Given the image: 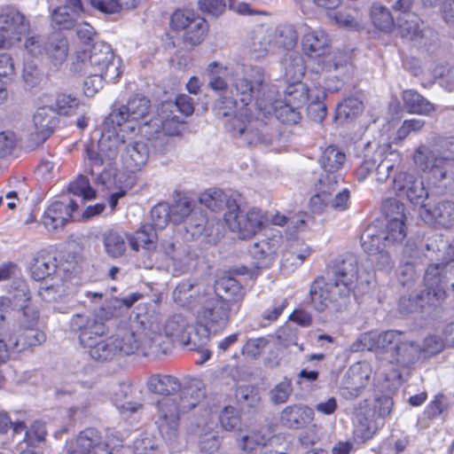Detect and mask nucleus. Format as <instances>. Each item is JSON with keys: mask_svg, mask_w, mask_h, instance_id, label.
<instances>
[{"mask_svg": "<svg viewBox=\"0 0 454 454\" xmlns=\"http://www.w3.org/2000/svg\"><path fill=\"white\" fill-rule=\"evenodd\" d=\"M73 69L82 74H100L106 82H116L123 73L121 59L115 57L111 45L97 43L88 50L78 51Z\"/></svg>", "mask_w": 454, "mask_h": 454, "instance_id": "9d476101", "label": "nucleus"}, {"mask_svg": "<svg viewBox=\"0 0 454 454\" xmlns=\"http://www.w3.org/2000/svg\"><path fill=\"white\" fill-rule=\"evenodd\" d=\"M170 207L172 223L175 224L182 223L186 218L192 223V219L195 218L194 226L198 229V231H200L206 223L205 215L201 211H197L195 201L187 197L176 200L174 204L170 205Z\"/></svg>", "mask_w": 454, "mask_h": 454, "instance_id": "c756f323", "label": "nucleus"}, {"mask_svg": "<svg viewBox=\"0 0 454 454\" xmlns=\"http://www.w3.org/2000/svg\"><path fill=\"white\" fill-rule=\"evenodd\" d=\"M302 52L309 58L320 59L318 68L316 70V74L318 75L322 73L324 64L333 63L331 59L338 55H343L347 58L348 63V56L342 52H336L330 55H325L331 46V40L328 34L322 28H312L307 25L304 26V31L301 35V41Z\"/></svg>", "mask_w": 454, "mask_h": 454, "instance_id": "f3484780", "label": "nucleus"}, {"mask_svg": "<svg viewBox=\"0 0 454 454\" xmlns=\"http://www.w3.org/2000/svg\"><path fill=\"white\" fill-rule=\"evenodd\" d=\"M421 259V252L414 244L408 242L403 250V263L398 270V279L403 286L409 285L417 278L416 263Z\"/></svg>", "mask_w": 454, "mask_h": 454, "instance_id": "f704fd0d", "label": "nucleus"}, {"mask_svg": "<svg viewBox=\"0 0 454 454\" xmlns=\"http://www.w3.org/2000/svg\"><path fill=\"white\" fill-rule=\"evenodd\" d=\"M337 186L336 179L333 176L318 179L317 193L309 200V208L312 213L320 215L326 207H330V197Z\"/></svg>", "mask_w": 454, "mask_h": 454, "instance_id": "c9c22d12", "label": "nucleus"}, {"mask_svg": "<svg viewBox=\"0 0 454 454\" xmlns=\"http://www.w3.org/2000/svg\"><path fill=\"white\" fill-rule=\"evenodd\" d=\"M29 29V22L17 9L8 7L0 13V48H7L20 40Z\"/></svg>", "mask_w": 454, "mask_h": 454, "instance_id": "6ab92c4d", "label": "nucleus"}, {"mask_svg": "<svg viewBox=\"0 0 454 454\" xmlns=\"http://www.w3.org/2000/svg\"><path fill=\"white\" fill-rule=\"evenodd\" d=\"M410 339L404 332L387 330L381 333L366 332L355 341L351 349L355 352L364 349L373 351L377 356H383L390 364L401 367L411 365Z\"/></svg>", "mask_w": 454, "mask_h": 454, "instance_id": "0eeeda50", "label": "nucleus"}, {"mask_svg": "<svg viewBox=\"0 0 454 454\" xmlns=\"http://www.w3.org/2000/svg\"><path fill=\"white\" fill-rule=\"evenodd\" d=\"M346 160V154L340 151L336 146L330 145L326 147L319 159L321 168L325 174L321 177L334 176L336 184L341 180V176L338 171L342 168Z\"/></svg>", "mask_w": 454, "mask_h": 454, "instance_id": "58836bf2", "label": "nucleus"}, {"mask_svg": "<svg viewBox=\"0 0 454 454\" xmlns=\"http://www.w3.org/2000/svg\"><path fill=\"white\" fill-rule=\"evenodd\" d=\"M55 112L51 107H39L33 116L34 130L30 140L35 144H43L53 132L57 123Z\"/></svg>", "mask_w": 454, "mask_h": 454, "instance_id": "c85d7f7f", "label": "nucleus"}, {"mask_svg": "<svg viewBox=\"0 0 454 454\" xmlns=\"http://www.w3.org/2000/svg\"><path fill=\"white\" fill-rule=\"evenodd\" d=\"M176 111L185 116L192 114L194 111L192 98L185 94H181L176 97L175 103H162L158 109L157 115L152 120L150 124L155 127L156 132H162V135H178L184 120L176 114Z\"/></svg>", "mask_w": 454, "mask_h": 454, "instance_id": "4468645a", "label": "nucleus"}, {"mask_svg": "<svg viewBox=\"0 0 454 454\" xmlns=\"http://www.w3.org/2000/svg\"><path fill=\"white\" fill-rule=\"evenodd\" d=\"M387 241L384 240L383 233H376L374 229H367L361 237V245L364 252L376 254L386 248Z\"/></svg>", "mask_w": 454, "mask_h": 454, "instance_id": "4d7b16f0", "label": "nucleus"}, {"mask_svg": "<svg viewBox=\"0 0 454 454\" xmlns=\"http://www.w3.org/2000/svg\"><path fill=\"white\" fill-rule=\"evenodd\" d=\"M235 201L228 197V195L221 189H214L203 192L200 196V202L212 211H217L223 207H227L230 210V205Z\"/></svg>", "mask_w": 454, "mask_h": 454, "instance_id": "8fccbe9b", "label": "nucleus"}, {"mask_svg": "<svg viewBox=\"0 0 454 454\" xmlns=\"http://www.w3.org/2000/svg\"><path fill=\"white\" fill-rule=\"evenodd\" d=\"M266 217L261 209L253 207L247 212L240 210L236 201L230 205V210L224 214V221L232 232L239 239H247L254 236L263 226Z\"/></svg>", "mask_w": 454, "mask_h": 454, "instance_id": "dca6fc26", "label": "nucleus"}, {"mask_svg": "<svg viewBox=\"0 0 454 454\" xmlns=\"http://www.w3.org/2000/svg\"><path fill=\"white\" fill-rule=\"evenodd\" d=\"M226 67H223L216 61L211 62L207 67V73L209 76L208 86L213 90L218 92L219 98L215 101L214 111L215 114L219 118H228L225 121L224 125L236 115L239 114L240 109L242 108V105L239 102V98L236 95V98L231 97H228L226 95L227 92V83L223 78L220 76L223 74V70ZM259 69L258 67H252L249 69V72L245 68H242L243 75L238 76L231 83V87L237 92V90L234 86L236 82L241 78H247L249 81H253L255 76V70ZM237 75H239V72L237 71Z\"/></svg>", "mask_w": 454, "mask_h": 454, "instance_id": "f8f14e48", "label": "nucleus"}, {"mask_svg": "<svg viewBox=\"0 0 454 454\" xmlns=\"http://www.w3.org/2000/svg\"><path fill=\"white\" fill-rule=\"evenodd\" d=\"M77 207V202L71 198L56 200L44 210L42 222L48 231L56 232L63 229Z\"/></svg>", "mask_w": 454, "mask_h": 454, "instance_id": "393cba45", "label": "nucleus"}, {"mask_svg": "<svg viewBox=\"0 0 454 454\" xmlns=\"http://www.w3.org/2000/svg\"><path fill=\"white\" fill-rule=\"evenodd\" d=\"M156 425L162 437L172 441L176 437L180 413L176 398L163 397L156 403Z\"/></svg>", "mask_w": 454, "mask_h": 454, "instance_id": "aec40b11", "label": "nucleus"}, {"mask_svg": "<svg viewBox=\"0 0 454 454\" xmlns=\"http://www.w3.org/2000/svg\"><path fill=\"white\" fill-rule=\"evenodd\" d=\"M392 188L398 198L407 200L413 205H421V207L428 198L422 177L406 171H400L394 176Z\"/></svg>", "mask_w": 454, "mask_h": 454, "instance_id": "a211bd4d", "label": "nucleus"}, {"mask_svg": "<svg viewBox=\"0 0 454 454\" xmlns=\"http://www.w3.org/2000/svg\"><path fill=\"white\" fill-rule=\"evenodd\" d=\"M331 61L332 64H324L322 73L318 74L314 83V90L308 100V115L316 122H322L327 114V108L324 103L325 90H339L352 72V65L347 61L345 56H335Z\"/></svg>", "mask_w": 454, "mask_h": 454, "instance_id": "6e6552de", "label": "nucleus"}, {"mask_svg": "<svg viewBox=\"0 0 454 454\" xmlns=\"http://www.w3.org/2000/svg\"><path fill=\"white\" fill-rule=\"evenodd\" d=\"M151 220L154 230L165 228L171 219V207L167 202H160L151 210Z\"/></svg>", "mask_w": 454, "mask_h": 454, "instance_id": "680f3d73", "label": "nucleus"}, {"mask_svg": "<svg viewBox=\"0 0 454 454\" xmlns=\"http://www.w3.org/2000/svg\"><path fill=\"white\" fill-rule=\"evenodd\" d=\"M64 454H112L106 443L101 442L98 431L86 428L80 433L74 443L67 445Z\"/></svg>", "mask_w": 454, "mask_h": 454, "instance_id": "a878e982", "label": "nucleus"}, {"mask_svg": "<svg viewBox=\"0 0 454 454\" xmlns=\"http://www.w3.org/2000/svg\"><path fill=\"white\" fill-rule=\"evenodd\" d=\"M137 2V0H90L94 8L108 14L118 13L123 9L135 8Z\"/></svg>", "mask_w": 454, "mask_h": 454, "instance_id": "13d9d810", "label": "nucleus"}, {"mask_svg": "<svg viewBox=\"0 0 454 454\" xmlns=\"http://www.w3.org/2000/svg\"><path fill=\"white\" fill-rule=\"evenodd\" d=\"M44 53L53 66L62 65L68 54V43L65 36L60 33L53 34L44 45Z\"/></svg>", "mask_w": 454, "mask_h": 454, "instance_id": "a19ab883", "label": "nucleus"}, {"mask_svg": "<svg viewBox=\"0 0 454 454\" xmlns=\"http://www.w3.org/2000/svg\"><path fill=\"white\" fill-rule=\"evenodd\" d=\"M362 110L363 103L356 97H349L338 104L335 117L340 121H348L358 116Z\"/></svg>", "mask_w": 454, "mask_h": 454, "instance_id": "864d4df0", "label": "nucleus"}, {"mask_svg": "<svg viewBox=\"0 0 454 454\" xmlns=\"http://www.w3.org/2000/svg\"><path fill=\"white\" fill-rule=\"evenodd\" d=\"M210 293L226 299L230 302L231 308L236 307V310L239 309L237 302L242 300L245 294L244 288L238 280L227 276L217 279L215 286H211Z\"/></svg>", "mask_w": 454, "mask_h": 454, "instance_id": "4c0bfd02", "label": "nucleus"}, {"mask_svg": "<svg viewBox=\"0 0 454 454\" xmlns=\"http://www.w3.org/2000/svg\"><path fill=\"white\" fill-rule=\"evenodd\" d=\"M242 105L239 114L225 124L226 131L247 145H258L267 141L268 120L274 114L285 124H295L301 120L300 109L277 98L278 93L263 83L261 69L255 70L253 81L239 79L234 84Z\"/></svg>", "mask_w": 454, "mask_h": 454, "instance_id": "f257e3e1", "label": "nucleus"}, {"mask_svg": "<svg viewBox=\"0 0 454 454\" xmlns=\"http://www.w3.org/2000/svg\"><path fill=\"white\" fill-rule=\"evenodd\" d=\"M219 421L224 430H235L240 425L239 411L233 406L224 407L219 415Z\"/></svg>", "mask_w": 454, "mask_h": 454, "instance_id": "774afa93", "label": "nucleus"}, {"mask_svg": "<svg viewBox=\"0 0 454 454\" xmlns=\"http://www.w3.org/2000/svg\"><path fill=\"white\" fill-rule=\"evenodd\" d=\"M442 264H430L424 276L425 289L414 296L403 297L399 301L401 312L423 311L427 307L436 306L446 297L445 276Z\"/></svg>", "mask_w": 454, "mask_h": 454, "instance_id": "9b49d317", "label": "nucleus"}, {"mask_svg": "<svg viewBox=\"0 0 454 454\" xmlns=\"http://www.w3.org/2000/svg\"><path fill=\"white\" fill-rule=\"evenodd\" d=\"M445 347L443 338L436 333L427 334L421 343L411 340V365L420 357L427 358L441 353Z\"/></svg>", "mask_w": 454, "mask_h": 454, "instance_id": "473e14b6", "label": "nucleus"}, {"mask_svg": "<svg viewBox=\"0 0 454 454\" xmlns=\"http://www.w3.org/2000/svg\"><path fill=\"white\" fill-rule=\"evenodd\" d=\"M359 281L363 282L354 255L335 259L327 265L326 277L316 278L310 286L312 306L317 311L323 312L331 306L345 303Z\"/></svg>", "mask_w": 454, "mask_h": 454, "instance_id": "20e7f679", "label": "nucleus"}, {"mask_svg": "<svg viewBox=\"0 0 454 454\" xmlns=\"http://www.w3.org/2000/svg\"><path fill=\"white\" fill-rule=\"evenodd\" d=\"M404 205L396 199H388L383 204L387 219L384 240L387 243L402 242L406 237Z\"/></svg>", "mask_w": 454, "mask_h": 454, "instance_id": "412c9836", "label": "nucleus"}, {"mask_svg": "<svg viewBox=\"0 0 454 454\" xmlns=\"http://www.w3.org/2000/svg\"><path fill=\"white\" fill-rule=\"evenodd\" d=\"M287 82H301V80L305 74L306 66L303 57L299 52H289L286 54L281 62Z\"/></svg>", "mask_w": 454, "mask_h": 454, "instance_id": "c03bdc74", "label": "nucleus"}, {"mask_svg": "<svg viewBox=\"0 0 454 454\" xmlns=\"http://www.w3.org/2000/svg\"><path fill=\"white\" fill-rule=\"evenodd\" d=\"M313 418L314 411L311 408L303 404H291L280 412L279 421L286 427L299 429L309 424Z\"/></svg>", "mask_w": 454, "mask_h": 454, "instance_id": "2f4dec72", "label": "nucleus"}, {"mask_svg": "<svg viewBox=\"0 0 454 454\" xmlns=\"http://www.w3.org/2000/svg\"><path fill=\"white\" fill-rule=\"evenodd\" d=\"M215 424L213 420H207L202 426L200 446V450L207 453L215 452L221 444L220 438L214 431Z\"/></svg>", "mask_w": 454, "mask_h": 454, "instance_id": "3c124183", "label": "nucleus"}, {"mask_svg": "<svg viewBox=\"0 0 454 454\" xmlns=\"http://www.w3.org/2000/svg\"><path fill=\"white\" fill-rule=\"evenodd\" d=\"M82 11L81 0H66V4L59 6L52 12V24L59 29H69L74 26Z\"/></svg>", "mask_w": 454, "mask_h": 454, "instance_id": "e433bc0d", "label": "nucleus"}, {"mask_svg": "<svg viewBox=\"0 0 454 454\" xmlns=\"http://www.w3.org/2000/svg\"><path fill=\"white\" fill-rule=\"evenodd\" d=\"M81 105V100L76 95L62 91L56 94L51 108L59 115L71 116L77 114Z\"/></svg>", "mask_w": 454, "mask_h": 454, "instance_id": "de8ad7c7", "label": "nucleus"}, {"mask_svg": "<svg viewBox=\"0 0 454 454\" xmlns=\"http://www.w3.org/2000/svg\"><path fill=\"white\" fill-rule=\"evenodd\" d=\"M371 20L376 28L390 32L395 27V20L390 11L380 4H374L371 8Z\"/></svg>", "mask_w": 454, "mask_h": 454, "instance_id": "603ef678", "label": "nucleus"}, {"mask_svg": "<svg viewBox=\"0 0 454 454\" xmlns=\"http://www.w3.org/2000/svg\"><path fill=\"white\" fill-rule=\"evenodd\" d=\"M190 324L182 314H174L168 317L162 325L163 333L156 331L153 325L146 330L138 327L141 337L142 355L167 354L173 347L174 342H178L188 347L192 350H197L203 343L200 335L190 333Z\"/></svg>", "mask_w": 454, "mask_h": 454, "instance_id": "39448f33", "label": "nucleus"}, {"mask_svg": "<svg viewBox=\"0 0 454 454\" xmlns=\"http://www.w3.org/2000/svg\"><path fill=\"white\" fill-rule=\"evenodd\" d=\"M129 247L135 251L140 247L151 249L157 239L156 230L151 224H144L134 234L127 236Z\"/></svg>", "mask_w": 454, "mask_h": 454, "instance_id": "09e8293b", "label": "nucleus"}, {"mask_svg": "<svg viewBox=\"0 0 454 454\" xmlns=\"http://www.w3.org/2000/svg\"><path fill=\"white\" fill-rule=\"evenodd\" d=\"M104 246L107 254L114 258L121 256L126 250L124 237L114 231H107L104 235Z\"/></svg>", "mask_w": 454, "mask_h": 454, "instance_id": "bf43d9fd", "label": "nucleus"}, {"mask_svg": "<svg viewBox=\"0 0 454 454\" xmlns=\"http://www.w3.org/2000/svg\"><path fill=\"white\" fill-rule=\"evenodd\" d=\"M207 30L206 20L198 17L184 30V41L192 45H198L204 40Z\"/></svg>", "mask_w": 454, "mask_h": 454, "instance_id": "052dcab7", "label": "nucleus"}, {"mask_svg": "<svg viewBox=\"0 0 454 454\" xmlns=\"http://www.w3.org/2000/svg\"><path fill=\"white\" fill-rule=\"evenodd\" d=\"M68 191L82 200H92L96 197V191L90 186L88 177L82 175L69 184Z\"/></svg>", "mask_w": 454, "mask_h": 454, "instance_id": "338daca9", "label": "nucleus"}, {"mask_svg": "<svg viewBox=\"0 0 454 454\" xmlns=\"http://www.w3.org/2000/svg\"><path fill=\"white\" fill-rule=\"evenodd\" d=\"M16 333L14 325L0 326V365L30 348Z\"/></svg>", "mask_w": 454, "mask_h": 454, "instance_id": "cd10ccee", "label": "nucleus"}, {"mask_svg": "<svg viewBox=\"0 0 454 454\" xmlns=\"http://www.w3.org/2000/svg\"><path fill=\"white\" fill-rule=\"evenodd\" d=\"M402 99L408 113L427 115L434 111V105L415 90H403Z\"/></svg>", "mask_w": 454, "mask_h": 454, "instance_id": "a18cd8bd", "label": "nucleus"}, {"mask_svg": "<svg viewBox=\"0 0 454 454\" xmlns=\"http://www.w3.org/2000/svg\"><path fill=\"white\" fill-rule=\"evenodd\" d=\"M115 307L109 301L92 313H76L69 319V332L77 336L81 347L96 361L106 362L120 355L142 353V335L138 331L131 328L106 335V323L114 317Z\"/></svg>", "mask_w": 454, "mask_h": 454, "instance_id": "f03ea898", "label": "nucleus"}, {"mask_svg": "<svg viewBox=\"0 0 454 454\" xmlns=\"http://www.w3.org/2000/svg\"><path fill=\"white\" fill-rule=\"evenodd\" d=\"M298 42V33L293 25H279L274 30L260 29L252 43V50L261 58L278 49L292 50Z\"/></svg>", "mask_w": 454, "mask_h": 454, "instance_id": "2eb2a0df", "label": "nucleus"}, {"mask_svg": "<svg viewBox=\"0 0 454 454\" xmlns=\"http://www.w3.org/2000/svg\"><path fill=\"white\" fill-rule=\"evenodd\" d=\"M178 392L177 395L170 397L176 398L177 405L183 413L198 406L205 396L202 382L198 380H192L188 385L181 386Z\"/></svg>", "mask_w": 454, "mask_h": 454, "instance_id": "72a5a7b5", "label": "nucleus"}, {"mask_svg": "<svg viewBox=\"0 0 454 454\" xmlns=\"http://www.w3.org/2000/svg\"><path fill=\"white\" fill-rule=\"evenodd\" d=\"M120 140L123 145H120L121 151V159L123 168L130 173H136L143 169L150 157L151 144L149 140H135L127 142L120 133Z\"/></svg>", "mask_w": 454, "mask_h": 454, "instance_id": "5701e85b", "label": "nucleus"}, {"mask_svg": "<svg viewBox=\"0 0 454 454\" xmlns=\"http://www.w3.org/2000/svg\"><path fill=\"white\" fill-rule=\"evenodd\" d=\"M402 162V156L395 151L383 153L380 150L379 161L375 168V178L380 184L385 183L391 172L398 168Z\"/></svg>", "mask_w": 454, "mask_h": 454, "instance_id": "37998d69", "label": "nucleus"}, {"mask_svg": "<svg viewBox=\"0 0 454 454\" xmlns=\"http://www.w3.org/2000/svg\"><path fill=\"white\" fill-rule=\"evenodd\" d=\"M378 430V426L374 419H370L367 414H358L357 423L354 428V438L359 442H364L371 440Z\"/></svg>", "mask_w": 454, "mask_h": 454, "instance_id": "5fc2aeb1", "label": "nucleus"}, {"mask_svg": "<svg viewBox=\"0 0 454 454\" xmlns=\"http://www.w3.org/2000/svg\"><path fill=\"white\" fill-rule=\"evenodd\" d=\"M372 368L368 363H357L350 366L345 373L340 387V394L345 399L358 397L368 385Z\"/></svg>", "mask_w": 454, "mask_h": 454, "instance_id": "b1692460", "label": "nucleus"}, {"mask_svg": "<svg viewBox=\"0 0 454 454\" xmlns=\"http://www.w3.org/2000/svg\"><path fill=\"white\" fill-rule=\"evenodd\" d=\"M146 387L150 393L161 395H173L181 388L180 380L168 374H153L146 381Z\"/></svg>", "mask_w": 454, "mask_h": 454, "instance_id": "ea45409f", "label": "nucleus"}, {"mask_svg": "<svg viewBox=\"0 0 454 454\" xmlns=\"http://www.w3.org/2000/svg\"><path fill=\"white\" fill-rule=\"evenodd\" d=\"M314 89H309L305 83L291 82L284 90V103L296 108H301L309 99Z\"/></svg>", "mask_w": 454, "mask_h": 454, "instance_id": "49530a36", "label": "nucleus"}, {"mask_svg": "<svg viewBox=\"0 0 454 454\" xmlns=\"http://www.w3.org/2000/svg\"><path fill=\"white\" fill-rule=\"evenodd\" d=\"M16 334L31 348L42 345L46 340L45 333L40 328V315L35 306H27L22 309L19 325L14 324Z\"/></svg>", "mask_w": 454, "mask_h": 454, "instance_id": "4be33fe9", "label": "nucleus"}, {"mask_svg": "<svg viewBox=\"0 0 454 454\" xmlns=\"http://www.w3.org/2000/svg\"><path fill=\"white\" fill-rule=\"evenodd\" d=\"M294 391L292 380L285 378L269 392L270 400L274 404H282L288 401Z\"/></svg>", "mask_w": 454, "mask_h": 454, "instance_id": "69168bd1", "label": "nucleus"}, {"mask_svg": "<svg viewBox=\"0 0 454 454\" xmlns=\"http://www.w3.org/2000/svg\"><path fill=\"white\" fill-rule=\"evenodd\" d=\"M397 26L402 37L414 40L421 36L419 19L415 14L400 16L397 18Z\"/></svg>", "mask_w": 454, "mask_h": 454, "instance_id": "6e6d98bb", "label": "nucleus"}, {"mask_svg": "<svg viewBox=\"0 0 454 454\" xmlns=\"http://www.w3.org/2000/svg\"><path fill=\"white\" fill-rule=\"evenodd\" d=\"M415 166L428 173L429 184L435 192L443 194L453 180L450 168L454 161V137L441 138L434 150L425 145H419L413 153Z\"/></svg>", "mask_w": 454, "mask_h": 454, "instance_id": "423d86ee", "label": "nucleus"}, {"mask_svg": "<svg viewBox=\"0 0 454 454\" xmlns=\"http://www.w3.org/2000/svg\"><path fill=\"white\" fill-rule=\"evenodd\" d=\"M210 291L211 286L204 283L184 280L173 292V299L176 304L191 309L200 306L196 310L199 325L196 335L200 336L203 345L208 340L211 329H223L228 325L231 311L233 309L226 299L211 294Z\"/></svg>", "mask_w": 454, "mask_h": 454, "instance_id": "7ed1b4c3", "label": "nucleus"}, {"mask_svg": "<svg viewBox=\"0 0 454 454\" xmlns=\"http://www.w3.org/2000/svg\"><path fill=\"white\" fill-rule=\"evenodd\" d=\"M58 263L55 256L48 253H40L30 265L31 277L36 280H43L50 278L57 270Z\"/></svg>", "mask_w": 454, "mask_h": 454, "instance_id": "79ce46f5", "label": "nucleus"}, {"mask_svg": "<svg viewBox=\"0 0 454 454\" xmlns=\"http://www.w3.org/2000/svg\"><path fill=\"white\" fill-rule=\"evenodd\" d=\"M281 236L274 235L270 239H265L255 242L250 247L249 252L254 260L255 267L267 268L275 260L278 250L280 247Z\"/></svg>", "mask_w": 454, "mask_h": 454, "instance_id": "7c9ffc66", "label": "nucleus"}, {"mask_svg": "<svg viewBox=\"0 0 454 454\" xmlns=\"http://www.w3.org/2000/svg\"><path fill=\"white\" fill-rule=\"evenodd\" d=\"M310 253L311 250L309 247L299 241H295L285 251L283 260L285 262L291 261L292 265L297 266L301 264L310 255Z\"/></svg>", "mask_w": 454, "mask_h": 454, "instance_id": "e2e57ef3", "label": "nucleus"}, {"mask_svg": "<svg viewBox=\"0 0 454 454\" xmlns=\"http://www.w3.org/2000/svg\"><path fill=\"white\" fill-rule=\"evenodd\" d=\"M270 437L262 429L253 430L241 438L240 447L245 451H254L260 447H265Z\"/></svg>", "mask_w": 454, "mask_h": 454, "instance_id": "0e129e2a", "label": "nucleus"}, {"mask_svg": "<svg viewBox=\"0 0 454 454\" xmlns=\"http://www.w3.org/2000/svg\"><path fill=\"white\" fill-rule=\"evenodd\" d=\"M121 145L124 144L120 140V134L104 126L98 144L91 142L85 145V171L104 184L102 173L116 159Z\"/></svg>", "mask_w": 454, "mask_h": 454, "instance_id": "ddd939ff", "label": "nucleus"}, {"mask_svg": "<svg viewBox=\"0 0 454 454\" xmlns=\"http://www.w3.org/2000/svg\"><path fill=\"white\" fill-rule=\"evenodd\" d=\"M149 108L150 101L146 98L134 97L126 105L113 110L106 119L104 126L118 134L128 129L135 131L138 128L141 132L159 137L162 132H156L155 127L150 124L154 117L147 120Z\"/></svg>", "mask_w": 454, "mask_h": 454, "instance_id": "1a4fd4ad", "label": "nucleus"}, {"mask_svg": "<svg viewBox=\"0 0 454 454\" xmlns=\"http://www.w3.org/2000/svg\"><path fill=\"white\" fill-rule=\"evenodd\" d=\"M419 215L427 223L438 224L445 229L451 228L454 226V201L442 200L433 207L423 206Z\"/></svg>", "mask_w": 454, "mask_h": 454, "instance_id": "bb28decb", "label": "nucleus"}]
</instances>
